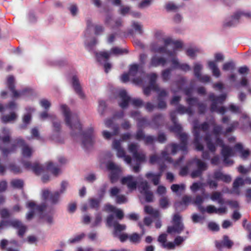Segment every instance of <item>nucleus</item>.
Wrapping results in <instances>:
<instances>
[{
    "mask_svg": "<svg viewBox=\"0 0 251 251\" xmlns=\"http://www.w3.org/2000/svg\"><path fill=\"white\" fill-rule=\"evenodd\" d=\"M11 185L13 187L21 189L24 186V181L19 179H13L11 181Z\"/></svg>",
    "mask_w": 251,
    "mask_h": 251,
    "instance_id": "nucleus-57",
    "label": "nucleus"
},
{
    "mask_svg": "<svg viewBox=\"0 0 251 251\" xmlns=\"http://www.w3.org/2000/svg\"><path fill=\"white\" fill-rule=\"evenodd\" d=\"M139 190L148 202H151L153 201V193L149 190L150 186L148 182L146 180H142L139 185Z\"/></svg>",
    "mask_w": 251,
    "mask_h": 251,
    "instance_id": "nucleus-18",
    "label": "nucleus"
},
{
    "mask_svg": "<svg viewBox=\"0 0 251 251\" xmlns=\"http://www.w3.org/2000/svg\"><path fill=\"white\" fill-rule=\"evenodd\" d=\"M16 104L14 101H11L5 106H3L0 103V112H3L7 109H8L10 111H12L16 109Z\"/></svg>",
    "mask_w": 251,
    "mask_h": 251,
    "instance_id": "nucleus-51",
    "label": "nucleus"
},
{
    "mask_svg": "<svg viewBox=\"0 0 251 251\" xmlns=\"http://www.w3.org/2000/svg\"><path fill=\"white\" fill-rule=\"evenodd\" d=\"M192 201V198L191 196L185 195L182 198V201L180 202H176L175 206L176 209L178 208L180 205L184 204L185 205H188Z\"/></svg>",
    "mask_w": 251,
    "mask_h": 251,
    "instance_id": "nucleus-47",
    "label": "nucleus"
},
{
    "mask_svg": "<svg viewBox=\"0 0 251 251\" xmlns=\"http://www.w3.org/2000/svg\"><path fill=\"white\" fill-rule=\"evenodd\" d=\"M234 86L239 89L240 86L246 87L248 91L251 94V86L249 84L248 80L246 77H242L239 83H236Z\"/></svg>",
    "mask_w": 251,
    "mask_h": 251,
    "instance_id": "nucleus-44",
    "label": "nucleus"
},
{
    "mask_svg": "<svg viewBox=\"0 0 251 251\" xmlns=\"http://www.w3.org/2000/svg\"><path fill=\"white\" fill-rule=\"evenodd\" d=\"M186 101L188 104L189 107H186L184 106L179 104L176 107L177 112L181 114L187 113L189 115L193 114V110L192 107L195 105L198 102L197 98H186Z\"/></svg>",
    "mask_w": 251,
    "mask_h": 251,
    "instance_id": "nucleus-16",
    "label": "nucleus"
},
{
    "mask_svg": "<svg viewBox=\"0 0 251 251\" xmlns=\"http://www.w3.org/2000/svg\"><path fill=\"white\" fill-rule=\"evenodd\" d=\"M172 69L173 68H168L163 70L162 71L161 77L163 81L166 82L169 80L171 76Z\"/></svg>",
    "mask_w": 251,
    "mask_h": 251,
    "instance_id": "nucleus-50",
    "label": "nucleus"
},
{
    "mask_svg": "<svg viewBox=\"0 0 251 251\" xmlns=\"http://www.w3.org/2000/svg\"><path fill=\"white\" fill-rule=\"evenodd\" d=\"M147 77L149 80V85L144 87V94L146 96H149L150 94L151 90L158 92L159 90V87L156 83L157 78V74L154 73H152L148 74L147 75Z\"/></svg>",
    "mask_w": 251,
    "mask_h": 251,
    "instance_id": "nucleus-14",
    "label": "nucleus"
},
{
    "mask_svg": "<svg viewBox=\"0 0 251 251\" xmlns=\"http://www.w3.org/2000/svg\"><path fill=\"white\" fill-rule=\"evenodd\" d=\"M104 210L115 213L117 218L120 220L122 219L124 217V213L122 210L117 209L116 207L109 203L105 205Z\"/></svg>",
    "mask_w": 251,
    "mask_h": 251,
    "instance_id": "nucleus-36",
    "label": "nucleus"
},
{
    "mask_svg": "<svg viewBox=\"0 0 251 251\" xmlns=\"http://www.w3.org/2000/svg\"><path fill=\"white\" fill-rule=\"evenodd\" d=\"M207 198V195L205 194L204 189H202V196L197 195L193 202L198 206L199 210L201 213L205 212V208L201 205L204 200Z\"/></svg>",
    "mask_w": 251,
    "mask_h": 251,
    "instance_id": "nucleus-29",
    "label": "nucleus"
},
{
    "mask_svg": "<svg viewBox=\"0 0 251 251\" xmlns=\"http://www.w3.org/2000/svg\"><path fill=\"white\" fill-rule=\"evenodd\" d=\"M60 108L65 118V123L72 130V136H80L82 145L84 148L87 149L92 146L95 137L93 127H90L84 131H82V125L77 114L71 112L69 108L65 104L61 105Z\"/></svg>",
    "mask_w": 251,
    "mask_h": 251,
    "instance_id": "nucleus-1",
    "label": "nucleus"
},
{
    "mask_svg": "<svg viewBox=\"0 0 251 251\" xmlns=\"http://www.w3.org/2000/svg\"><path fill=\"white\" fill-rule=\"evenodd\" d=\"M209 126L207 122H204L201 124H199L198 120L193 123V133L194 136V144L197 151L203 150V146L201 143V140L203 139L209 150L212 153L216 151V147L211 140V134L208 132Z\"/></svg>",
    "mask_w": 251,
    "mask_h": 251,
    "instance_id": "nucleus-3",
    "label": "nucleus"
},
{
    "mask_svg": "<svg viewBox=\"0 0 251 251\" xmlns=\"http://www.w3.org/2000/svg\"><path fill=\"white\" fill-rule=\"evenodd\" d=\"M106 187L107 185L105 184L100 189L99 192V196L100 197V200L94 198H91L89 199V201L90 206L92 208L95 209L96 210L98 209L101 199L105 193Z\"/></svg>",
    "mask_w": 251,
    "mask_h": 251,
    "instance_id": "nucleus-24",
    "label": "nucleus"
},
{
    "mask_svg": "<svg viewBox=\"0 0 251 251\" xmlns=\"http://www.w3.org/2000/svg\"><path fill=\"white\" fill-rule=\"evenodd\" d=\"M106 223L109 226H114V235L115 236H118V232L124 230L126 228V226L125 225L119 224L116 221L114 220L113 215H110L107 217Z\"/></svg>",
    "mask_w": 251,
    "mask_h": 251,
    "instance_id": "nucleus-23",
    "label": "nucleus"
},
{
    "mask_svg": "<svg viewBox=\"0 0 251 251\" xmlns=\"http://www.w3.org/2000/svg\"><path fill=\"white\" fill-rule=\"evenodd\" d=\"M156 138L151 135L145 136L143 141L146 145L153 144L155 141H156Z\"/></svg>",
    "mask_w": 251,
    "mask_h": 251,
    "instance_id": "nucleus-63",
    "label": "nucleus"
},
{
    "mask_svg": "<svg viewBox=\"0 0 251 251\" xmlns=\"http://www.w3.org/2000/svg\"><path fill=\"white\" fill-rule=\"evenodd\" d=\"M167 234L166 233H162L158 237V241L161 244V246L167 250H173L176 245H179L182 243L185 238L181 236H177L174 241V243L171 242H167Z\"/></svg>",
    "mask_w": 251,
    "mask_h": 251,
    "instance_id": "nucleus-12",
    "label": "nucleus"
},
{
    "mask_svg": "<svg viewBox=\"0 0 251 251\" xmlns=\"http://www.w3.org/2000/svg\"><path fill=\"white\" fill-rule=\"evenodd\" d=\"M138 226H139L140 228L142 229V234H141V235H140L139 234H137L136 233H134L131 234V235H130L129 236V240L131 242L134 243H139L140 240H141V238L143 234H144L145 233V230L144 229V227H143V224L142 223H138Z\"/></svg>",
    "mask_w": 251,
    "mask_h": 251,
    "instance_id": "nucleus-38",
    "label": "nucleus"
},
{
    "mask_svg": "<svg viewBox=\"0 0 251 251\" xmlns=\"http://www.w3.org/2000/svg\"><path fill=\"white\" fill-rule=\"evenodd\" d=\"M87 28L84 32V36L86 38L88 37L90 34V29L93 27L94 33L96 35L102 34L104 31V27L101 25L93 24L92 20L88 18L86 20Z\"/></svg>",
    "mask_w": 251,
    "mask_h": 251,
    "instance_id": "nucleus-17",
    "label": "nucleus"
},
{
    "mask_svg": "<svg viewBox=\"0 0 251 251\" xmlns=\"http://www.w3.org/2000/svg\"><path fill=\"white\" fill-rule=\"evenodd\" d=\"M137 122L138 128H144L145 126H151V123L149 122L146 117H141Z\"/></svg>",
    "mask_w": 251,
    "mask_h": 251,
    "instance_id": "nucleus-49",
    "label": "nucleus"
},
{
    "mask_svg": "<svg viewBox=\"0 0 251 251\" xmlns=\"http://www.w3.org/2000/svg\"><path fill=\"white\" fill-rule=\"evenodd\" d=\"M17 118V115L15 112H12L9 115H3L1 117V121L4 123L14 121Z\"/></svg>",
    "mask_w": 251,
    "mask_h": 251,
    "instance_id": "nucleus-48",
    "label": "nucleus"
},
{
    "mask_svg": "<svg viewBox=\"0 0 251 251\" xmlns=\"http://www.w3.org/2000/svg\"><path fill=\"white\" fill-rule=\"evenodd\" d=\"M166 63L167 60L164 57L154 55L151 59L149 67H157L160 65L164 66Z\"/></svg>",
    "mask_w": 251,
    "mask_h": 251,
    "instance_id": "nucleus-25",
    "label": "nucleus"
},
{
    "mask_svg": "<svg viewBox=\"0 0 251 251\" xmlns=\"http://www.w3.org/2000/svg\"><path fill=\"white\" fill-rule=\"evenodd\" d=\"M98 43V40L96 38H93L91 41H89L88 39H86L85 41V44L86 46L91 49L94 46H95Z\"/></svg>",
    "mask_w": 251,
    "mask_h": 251,
    "instance_id": "nucleus-64",
    "label": "nucleus"
},
{
    "mask_svg": "<svg viewBox=\"0 0 251 251\" xmlns=\"http://www.w3.org/2000/svg\"><path fill=\"white\" fill-rule=\"evenodd\" d=\"M111 53L115 55H121L127 53L126 49H122L118 47H114L111 49Z\"/></svg>",
    "mask_w": 251,
    "mask_h": 251,
    "instance_id": "nucleus-58",
    "label": "nucleus"
},
{
    "mask_svg": "<svg viewBox=\"0 0 251 251\" xmlns=\"http://www.w3.org/2000/svg\"><path fill=\"white\" fill-rule=\"evenodd\" d=\"M180 141V145L176 143H172L168 145L164 150L161 152V157L164 160L170 163H173L175 166L176 167L179 166L183 159V156H181L178 160L175 162H173V159L170 156L168 153V151L170 149H171V153L173 155L175 154L177 151L180 150L183 151H185L187 150V143L188 139V135L185 133H180L178 135Z\"/></svg>",
    "mask_w": 251,
    "mask_h": 251,
    "instance_id": "nucleus-4",
    "label": "nucleus"
},
{
    "mask_svg": "<svg viewBox=\"0 0 251 251\" xmlns=\"http://www.w3.org/2000/svg\"><path fill=\"white\" fill-rule=\"evenodd\" d=\"M234 150L240 154L242 159H246L250 155V151L249 150H244L243 145L240 143H238L234 146Z\"/></svg>",
    "mask_w": 251,
    "mask_h": 251,
    "instance_id": "nucleus-37",
    "label": "nucleus"
},
{
    "mask_svg": "<svg viewBox=\"0 0 251 251\" xmlns=\"http://www.w3.org/2000/svg\"><path fill=\"white\" fill-rule=\"evenodd\" d=\"M171 62L173 69H179L184 72H187L191 70V68L188 64L179 63L176 57L171 58Z\"/></svg>",
    "mask_w": 251,
    "mask_h": 251,
    "instance_id": "nucleus-31",
    "label": "nucleus"
},
{
    "mask_svg": "<svg viewBox=\"0 0 251 251\" xmlns=\"http://www.w3.org/2000/svg\"><path fill=\"white\" fill-rule=\"evenodd\" d=\"M208 66L211 70L213 75L216 77H219L221 75L220 71L218 68L217 65L213 61H209L208 62Z\"/></svg>",
    "mask_w": 251,
    "mask_h": 251,
    "instance_id": "nucleus-41",
    "label": "nucleus"
},
{
    "mask_svg": "<svg viewBox=\"0 0 251 251\" xmlns=\"http://www.w3.org/2000/svg\"><path fill=\"white\" fill-rule=\"evenodd\" d=\"M72 85L75 93L81 98L84 97V95L81 90V87L78 78L76 75H73L72 77Z\"/></svg>",
    "mask_w": 251,
    "mask_h": 251,
    "instance_id": "nucleus-30",
    "label": "nucleus"
},
{
    "mask_svg": "<svg viewBox=\"0 0 251 251\" xmlns=\"http://www.w3.org/2000/svg\"><path fill=\"white\" fill-rule=\"evenodd\" d=\"M61 195V194H60V193L57 191L51 194L50 198V201L51 203L53 204H57L60 200V197Z\"/></svg>",
    "mask_w": 251,
    "mask_h": 251,
    "instance_id": "nucleus-52",
    "label": "nucleus"
},
{
    "mask_svg": "<svg viewBox=\"0 0 251 251\" xmlns=\"http://www.w3.org/2000/svg\"><path fill=\"white\" fill-rule=\"evenodd\" d=\"M209 123L213 126L212 133L215 136V144L222 148L221 153L224 157V163L227 166L232 165L233 161L229 158V157L234 155V150L229 146L225 145L223 140L219 137V135L221 134L226 136L228 133L232 132L238 127L239 123L237 121L232 122L225 131L222 130L223 126H222L216 125L214 118L210 119Z\"/></svg>",
    "mask_w": 251,
    "mask_h": 251,
    "instance_id": "nucleus-2",
    "label": "nucleus"
},
{
    "mask_svg": "<svg viewBox=\"0 0 251 251\" xmlns=\"http://www.w3.org/2000/svg\"><path fill=\"white\" fill-rule=\"evenodd\" d=\"M144 131L142 128H138V129L134 135V138L138 141L143 140L145 137Z\"/></svg>",
    "mask_w": 251,
    "mask_h": 251,
    "instance_id": "nucleus-56",
    "label": "nucleus"
},
{
    "mask_svg": "<svg viewBox=\"0 0 251 251\" xmlns=\"http://www.w3.org/2000/svg\"><path fill=\"white\" fill-rule=\"evenodd\" d=\"M85 236L83 233L78 234L74 236L73 238H70L68 242L70 244H75L80 242Z\"/></svg>",
    "mask_w": 251,
    "mask_h": 251,
    "instance_id": "nucleus-55",
    "label": "nucleus"
},
{
    "mask_svg": "<svg viewBox=\"0 0 251 251\" xmlns=\"http://www.w3.org/2000/svg\"><path fill=\"white\" fill-rule=\"evenodd\" d=\"M208 98L212 102L210 106L211 112H216L222 115L226 113V109L235 114H239L242 112V107L234 103H230L227 108L224 106L219 107L218 106V103L222 104L226 100V95L225 94L216 96L214 93H211L209 94Z\"/></svg>",
    "mask_w": 251,
    "mask_h": 251,
    "instance_id": "nucleus-6",
    "label": "nucleus"
},
{
    "mask_svg": "<svg viewBox=\"0 0 251 251\" xmlns=\"http://www.w3.org/2000/svg\"><path fill=\"white\" fill-rule=\"evenodd\" d=\"M138 73L141 75H144L143 66L137 64H133L130 65L129 70V75L131 76L135 77Z\"/></svg>",
    "mask_w": 251,
    "mask_h": 251,
    "instance_id": "nucleus-35",
    "label": "nucleus"
},
{
    "mask_svg": "<svg viewBox=\"0 0 251 251\" xmlns=\"http://www.w3.org/2000/svg\"><path fill=\"white\" fill-rule=\"evenodd\" d=\"M106 108V104L105 101L103 100H100L99 101L98 111L101 115L104 114Z\"/></svg>",
    "mask_w": 251,
    "mask_h": 251,
    "instance_id": "nucleus-59",
    "label": "nucleus"
},
{
    "mask_svg": "<svg viewBox=\"0 0 251 251\" xmlns=\"http://www.w3.org/2000/svg\"><path fill=\"white\" fill-rule=\"evenodd\" d=\"M172 226H168L167 231L171 234H179L184 229V226L181 222V218L178 214H175L172 221Z\"/></svg>",
    "mask_w": 251,
    "mask_h": 251,
    "instance_id": "nucleus-13",
    "label": "nucleus"
},
{
    "mask_svg": "<svg viewBox=\"0 0 251 251\" xmlns=\"http://www.w3.org/2000/svg\"><path fill=\"white\" fill-rule=\"evenodd\" d=\"M22 164L26 169L32 171L36 175H40L47 170L50 171L55 176L60 173V169L55 167L51 162H48L46 166L41 165L37 162L32 164L29 161H23Z\"/></svg>",
    "mask_w": 251,
    "mask_h": 251,
    "instance_id": "nucleus-8",
    "label": "nucleus"
},
{
    "mask_svg": "<svg viewBox=\"0 0 251 251\" xmlns=\"http://www.w3.org/2000/svg\"><path fill=\"white\" fill-rule=\"evenodd\" d=\"M97 61L101 64H103L105 73H107L111 69V65L107 62L110 57V53L107 51H101L96 53Z\"/></svg>",
    "mask_w": 251,
    "mask_h": 251,
    "instance_id": "nucleus-20",
    "label": "nucleus"
},
{
    "mask_svg": "<svg viewBox=\"0 0 251 251\" xmlns=\"http://www.w3.org/2000/svg\"><path fill=\"white\" fill-rule=\"evenodd\" d=\"M105 24L112 29H116L122 26V21L121 19L114 21L111 16L107 15L105 19Z\"/></svg>",
    "mask_w": 251,
    "mask_h": 251,
    "instance_id": "nucleus-32",
    "label": "nucleus"
},
{
    "mask_svg": "<svg viewBox=\"0 0 251 251\" xmlns=\"http://www.w3.org/2000/svg\"><path fill=\"white\" fill-rule=\"evenodd\" d=\"M26 206L30 209L29 212L26 215L27 220H30L35 213L39 214L40 217L44 219L48 223L53 222V211L47 212V207L45 203L36 205L34 202L30 201L27 203Z\"/></svg>",
    "mask_w": 251,
    "mask_h": 251,
    "instance_id": "nucleus-7",
    "label": "nucleus"
},
{
    "mask_svg": "<svg viewBox=\"0 0 251 251\" xmlns=\"http://www.w3.org/2000/svg\"><path fill=\"white\" fill-rule=\"evenodd\" d=\"M191 163L196 165L198 168L197 170L193 171L191 173V176L193 178L201 176L203 172L207 169L206 164L200 159L195 158L192 159Z\"/></svg>",
    "mask_w": 251,
    "mask_h": 251,
    "instance_id": "nucleus-19",
    "label": "nucleus"
},
{
    "mask_svg": "<svg viewBox=\"0 0 251 251\" xmlns=\"http://www.w3.org/2000/svg\"><path fill=\"white\" fill-rule=\"evenodd\" d=\"M121 192V189L117 187H113L109 190V195L112 198L115 197V198L119 195Z\"/></svg>",
    "mask_w": 251,
    "mask_h": 251,
    "instance_id": "nucleus-60",
    "label": "nucleus"
},
{
    "mask_svg": "<svg viewBox=\"0 0 251 251\" xmlns=\"http://www.w3.org/2000/svg\"><path fill=\"white\" fill-rule=\"evenodd\" d=\"M164 46H158L156 43L151 45V50L154 52L165 53L171 58L176 57L178 49L182 48V43L180 41H174L171 37L162 38Z\"/></svg>",
    "mask_w": 251,
    "mask_h": 251,
    "instance_id": "nucleus-5",
    "label": "nucleus"
},
{
    "mask_svg": "<svg viewBox=\"0 0 251 251\" xmlns=\"http://www.w3.org/2000/svg\"><path fill=\"white\" fill-rule=\"evenodd\" d=\"M7 85L9 89L12 93L13 97L14 98H16L20 96H25L26 94H30L32 93V90L29 88H25L20 92L16 91L15 89L14 78L12 75L8 77L7 79Z\"/></svg>",
    "mask_w": 251,
    "mask_h": 251,
    "instance_id": "nucleus-15",
    "label": "nucleus"
},
{
    "mask_svg": "<svg viewBox=\"0 0 251 251\" xmlns=\"http://www.w3.org/2000/svg\"><path fill=\"white\" fill-rule=\"evenodd\" d=\"M210 199L213 201H217V202L221 205L225 203L224 200L222 197V195L221 192H214L211 194Z\"/></svg>",
    "mask_w": 251,
    "mask_h": 251,
    "instance_id": "nucleus-45",
    "label": "nucleus"
},
{
    "mask_svg": "<svg viewBox=\"0 0 251 251\" xmlns=\"http://www.w3.org/2000/svg\"><path fill=\"white\" fill-rule=\"evenodd\" d=\"M186 82V79L184 77H180L178 80L176 81V88H171V91L175 94L182 90L183 86Z\"/></svg>",
    "mask_w": 251,
    "mask_h": 251,
    "instance_id": "nucleus-42",
    "label": "nucleus"
},
{
    "mask_svg": "<svg viewBox=\"0 0 251 251\" xmlns=\"http://www.w3.org/2000/svg\"><path fill=\"white\" fill-rule=\"evenodd\" d=\"M108 170L111 171L110 179L112 183L116 182L119 177L121 172L120 168L112 162H109L106 164Z\"/></svg>",
    "mask_w": 251,
    "mask_h": 251,
    "instance_id": "nucleus-22",
    "label": "nucleus"
},
{
    "mask_svg": "<svg viewBox=\"0 0 251 251\" xmlns=\"http://www.w3.org/2000/svg\"><path fill=\"white\" fill-rule=\"evenodd\" d=\"M119 97L121 99V101L119 102L120 106L122 108H126L129 103L135 107L141 106L143 104V100L139 98H131L128 96L125 90H121L119 91L118 94Z\"/></svg>",
    "mask_w": 251,
    "mask_h": 251,
    "instance_id": "nucleus-10",
    "label": "nucleus"
},
{
    "mask_svg": "<svg viewBox=\"0 0 251 251\" xmlns=\"http://www.w3.org/2000/svg\"><path fill=\"white\" fill-rule=\"evenodd\" d=\"M10 244L13 245L15 246H18V242L14 240H11V241L8 242L6 239H2L0 243V248L1 250H4L5 249L6 246L7 245Z\"/></svg>",
    "mask_w": 251,
    "mask_h": 251,
    "instance_id": "nucleus-53",
    "label": "nucleus"
},
{
    "mask_svg": "<svg viewBox=\"0 0 251 251\" xmlns=\"http://www.w3.org/2000/svg\"><path fill=\"white\" fill-rule=\"evenodd\" d=\"M170 117L172 122L174 124V125L170 128L171 130L176 133L178 135L181 133L182 127L181 126L177 123L176 112L175 111H173L170 112Z\"/></svg>",
    "mask_w": 251,
    "mask_h": 251,
    "instance_id": "nucleus-28",
    "label": "nucleus"
},
{
    "mask_svg": "<svg viewBox=\"0 0 251 251\" xmlns=\"http://www.w3.org/2000/svg\"><path fill=\"white\" fill-rule=\"evenodd\" d=\"M164 121V117L161 114H158L155 115L152 119L151 123V127L153 128H156L158 127Z\"/></svg>",
    "mask_w": 251,
    "mask_h": 251,
    "instance_id": "nucleus-39",
    "label": "nucleus"
},
{
    "mask_svg": "<svg viewBox=\"0 0 251 251\" xmlns=\"http://www.w3.org/2000/svg\"><path fill=\"white\" fill-rule=\"evenodd\" d=\"M233 245L232 241L229 239L227 235H224L223 240L221 242L216 241L215 245L218 249H221L223 246H225L228 249H230Z\"/></svg>",
    "mask_w": 251,
    "mask_h": 251,
    "instance_id": "nucleus-34",
    "label": "nucleus"
},
{
    "mask_svg": "<svg viewBox=\"0 0 251 251\" xmlns=\"http://www.w3.org/2000/svg\"><path fill=\"white\" fill-rule=\"evenodd\" d=\"M235 64L233 61L225 63L223 65V70L225 71H233L235 69Z\"/></svg>",
    "mask_w": 251,
    "mask_h": 251,
    "instance_id": "nucleus-54",
    "label": "nucleus"
},
{
    "mask_svg": "<svg viewBox=\"0 0 251 251\" xmlns=\"http://www.w3.org/2000/svg\"><path fill=\"white\" fill-rule=\"evenodd\" d=\"M112 148L117 151V155L119 158H123L126 155L125 150L121 146V141L114 139L112 143Z\"/></svg>",
    "mask_w": 251,
    "mask_h": 251,
    "instance_id": "nucleus-33",
    "label": "nucleus"
},
{
    "mask_svg": "<svg viewBox=\"0 0 251 251\" xmlns=\"http://www.w3.org/2000/svg\"><path fill=\"white\" fill-rule=\"evenodd\" d=\"M191 162H192V160L188 162V163L186 166L183 167L181 168V170H180V173H179L180 175H181L182 176H186L188 174L189 167H190V166L191 165L193 164V163H191Z\"/></svg>",
    "mask_w": 251,
    "mask_h": 251,
    "instance_id": "nucleus-62",
    "label": "nucleus"
},
{
    "mask_svg": "<svg viewBox=\"0 0 251 251\" xmlns=\"http://www.w3.org/2000/svg\"><path fill=\"white\" fill-rule=\"evenodd\" d=\"M121 183L122 184L126 185L130 190L136 189L137 184V181L134 179V177L132 176H128L122 178Z\"/></svg>",
    "mask_w": 251,
    "mask_h": 251,
    "instance_id": "nucleus-26",
    "label": "nucleus"
},
{
    "mask_svg": "<svg viewBox=\"0 0 251 251\" xmlns=\"http://www.w3.org/2000/svg\"><path fill=\"white\" fill-rule=\"evenodd\" d=\"M251 18V12H245L244 11H237L234 14L228 19H226L224 23V26L225 27H231L236 25L243 17Z\"/></svg>",
    "mask_w": 251,
    "mask_h": 251,
    "instance_id": "nucleus-11",
    "label": "nucleus"
},
{
    "mask_svg": "<svg viewBox=\"0 0 251 251\" xmlns=\"http://www.w3.org/2000/svg\"><path fill=\"white\" fill-rule=\"evenodd\" d=\"M161 176V173L154 174L149 172L146 175V177L148 179H151V181L154 185H157L159 184Z\"/></svg>",
    "mask_w": 251,
    "mask_h": 251,
    "instance_id": "nucleus-40",
    "label": "nucleus"
},
{
    "mask_svg": "<svg viewBox=\"0 0 251 251\" xmlns=\"http://www.w3.org/2000/svg\"><path fill=\"white\" fill-rule=\"evenodd\" d=\"M26 114L23 118V124L20 126L21 129H25L27 126L30 123L31 120V113L34 111L35 109L32 107L27 106L25 108Z\"/></svg>",
    "mask_w": 251,
    "mask_h": 251,
    "instance_id": "nucleus-27",
    "label": "nucleus"
},
{
    "mask_svg": "<svg viewBox=\"0 0 251 251\" xmlns=\"http://www.w3.org/2000/svg\"><path fill=\"white\" fill-rule=\"evenodd\" d=\"M185 187V185L184 184H175L171 186V189L173 192L176 193L177 195L180 196L181 193L184 191Z\"/></svg>",
    "mask_w": 251,
    "mask_h": 251,
    "instance_id": "nucleus-46",
    "label": "nucleus"
},
{
    "mask_svg": "<svg viewBox=\"0 0 251 251\" xmlns=\"http://www.w3.org/2000/svg\"><path fill=\"white\" fill-rule=\"evenodd\" d=\"M245 183L251 184V178L247 177L244 179L241 177L236 178L233 183V188L231 193L237 195L240 194V186H243Z\"/></svg>",
    "mask_w": 251,
    "mask_h": 251,
    "instance_id": "nucleus-21",
    "label": "nucleus"
},
{
    "mask_svg": "<svg viewBox=\"0 0 251 251\" xmlns=\"http://www.w3.org/2000/svg\"><path fill=\"white\" fill-rule=\"evenodd\" d=\"M139 145L135 143H131L128 145V150L132 154L133 158L136 160V165L133 166L132 170L135 173H138L140 171V164L144 162L146 159V156L142 151H138Z\"/></svg>",
    "mask_w": 251,
    "mask_h": 251,
    "instance_id": "nucleus-9",
    "label": "nucleus"
},
{
    "mask_svg": "<svg viewBox=\"0 0 251 251\" xmlns=\"http://www.w3.org/2000/svg\"><path fill=\"white\" fill-rule=\"evenodd\" d=\"M144 210L146 213L151 215L154 219L158 218L160 217V212L159 210L153 209L150 206H146L145 207Z\"/></svg>",
    "mask_w": 251,
    "mask_h": 251,
    "instance_id": "nucleus-43",
    "label": "nucleus"
},
{
    "mask_svg": "<svg viewBox=\"0 0 251 251\" xmlns=\"http://www.w3.org/2000/svg\"><path fill=\"white\" fill-rule=\"evenodd\" d=\"M202 69V66L201 64L199 63H196L194 66V73L195 76L197 77L199 76L201 74V71Z\"/></svg>",
    "mask_w": 251,
    "mask_h": 251,
    "instance_id": "nucleus-61",
    "label": "nucleus"
}]
</instances>
